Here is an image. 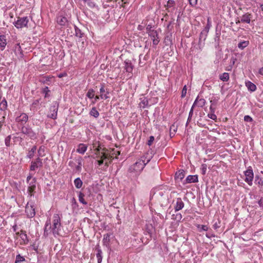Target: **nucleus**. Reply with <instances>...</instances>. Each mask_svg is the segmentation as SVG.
<instances>
[{
	"mask_svg": "<svg viewBox=\"0 0 263 263\" xmlns=\"http://www.w3.org/2000/svg\"><path fill=\"white\" fill-rule=\"evenodd\" d=\"M76 30V35L79 37H82L83 35V33H82L80 29L76 27L75 28Z\"/></svg>",
	"mask_w": 263,
	"mask_h": 263,
	"instance_id": "obj_46",
	"label": "nucleus"
},
{
	"mask_svg": "<svg viewBox=\"0 0 263 263\" xmlns=\"http://www.w3.org/2000/svg\"><path fill=\"white\" fill-rule=\"evenodd\" d=\"M205 104V100L202 98H199V97H197L195 99L192 107H195L196 106L199 107H202L204 106Z\"/></svg>",
	"mask_w": 263,
	"mask_h": 263,
	"instance_id": "obj_13",
	"label": "nucleus"
},
{
	"mask_svg": "<svg viewBox=\"0 0 263 263\" xmlns=\"http://www.w3.org/2000/svg\"><path fill=\"white\" fill-rule=\"evenodd\" d=\"M246 86L247 87L249 91L251 92H254L256 89V85L250 81H247L246 82Z\"/></svg>",
	"mask_w": 263,
	"mask_h": 263,
	"instance_id": "obj_23",
	"label": "nucleus"
},
{
	"mask_svg": "<svg viewBox=\"0 0 263 263\" xmlns=\"http://www.w3.org/2000/svg\"><path fill=\"white\" fill-rule=\"evenodd\" d=\"M155 140L154 137L153 136H150L149 140L147 141V145L149 146H151L152 143H153L154 141Z\"/></svg>",
	"mask_w": 263,
	"mask_h": 263,
	"instance_id": "obj_53",
	"label": "nucleus"
},
{
	"mask_svg": "<svg viewBox=\"0 0 263 263\" xmlns=\"http://www.w3.org/2000/svg\"><path fill=\"white\" fill-rule=\"evenodd\" d=\"M5 117H3L2 120L0 121V132L2 130V126H3L4 123H5Z\"/></svg>",
	"mask_w": 263,
	"mask_h": 263,
	"instance_id": "obj_59",
	"label": "nucleus"
},
{
	"mask_svg": "<svg viewBox=\"0 0 263 263\" xmlns=\"http://www.w3.org/2000/svg\"><path fill=\"white\" fill-rule=\"evenodd\" d=\"M141 102L140 103V105H141V107L144 108L146 107L148 105V101L146 98L144 97L143 98H141Z\"/></svg>",
	"mask_w": 263,
	"mask_h": 263,
	"instance_id": "obj_32",
	"label": "nucleus"
},
{
	"mask_svg": "<svg viewBox=\"0 0 263 263\" xmlns=\"http://www.w3.org/2000/svg\"><path fill=\"white\" fill-rule=\"evenodd\" d=\"M152 25L148 24L146 26V33L148 34V32L151 31H155V30L152 29Z\"/></svg>",
	"mask_w": 263,
	"mask_h": 263,
	"instance_id": "obj_55",
	"label": "nucleus"
},
{
	"mask_svg": "<svg viewBox=\"0 0 263 263\" xmlns=\"http://www.w3.org/2000/svg\"><path fill=\"white\" fill-rule=\"evenodd\" d=\"M74 184L77 189H80L83 185V181L80 178L78 177L74 180Z\"/></svg>",
	"mask_w": 263,
	"mask_h": 263,
	"instance_id": "obj_29",
	"label": "nucleus"
},
{
	"mask_svg": "<svg viewBox=\"0 0 263 263\" xmlns=\"http://www.w3.org/2000/svg\"><path fill=\"white\" fill-rule=\"evenodd\" d=\"M50 91L49 88L48 87H45L43 90V92L45 94V98H47L48 97V92Z\"/></svg>",
	"mask_w": 263,
	"mask_h": 263,
	"instance_id": "obj_51",
	"label": "nucleus"
},
{
	"mask_svg": "<svg viewBox=\"0 0 263 263\" xmlns=\"http://www.w3.org/2000/svg\"><path fill=\"white\" fill-rule=\"evenodd\" d=\"M100 92L101 93L100 95V98L101 99H107L109 98L108 95L109 94V91H107L106 93L104 94L105 92V88L104 85L102 84L101 88H100Z\"/></svg>",
	"mask_w": 263,
	"mask_h": 263,
	"instance_id": "obj_19",
	"label": "nucleus"
},
{
	"mask_svg": "<svg viewBox=\"0 0 263 263\" xmlns=\"http://www.w3.org/2000/svg\"><path fill=\"white\" fill-rule=\"evenodd\" d=\"M111 235V233H107L104 235L103 242V244L105 246L109 245L110 242V237Z\"/></svg>",
	"mask_w": 263,
	"mask_h": 263,
	"instance_id": "obj_28",
	"label": "nucleus"
},
{
	"mask_svg": "<svg viewBox=\"0 0 263 263\" xmlns=\"http://www.w3.org/2000/svg\"><path fill=\"white\" fill-rule=\"evenodd\" d=\"M209 31H208L207 30H205L204 29H203L202 31L200 32V35H199V43L201 44L202 42H204L205 40L206 39L207 35L208 34Z\"/></svg>",
	"mask_w": 263,
	"mask_h": 263,
	"instance_id": "obj_17",
	"label": "nucleus"
},
{
	"mask_svg": "<svg viewBox=\"0 0 263 263\" xmlns=\"http://www.w3.org/2000/svg\"><path fill=\"white\" fill-rule=\"evenodd\" d=\"M7 108V102L5 99L2 101L0 103V109L5 110Z\"/></svg>",
	"mask_w": 263,
	"mask_h": 263,
	"instance_id": "obj_37",
	"label": "nucleus"
},
{
	"mask_svg": "<svg viewBox=\"0 0 263 263\" xmlns=\"http://www.w3.org/2000/svg\"><path fill=\"white\" fill-rule=\"evenodd\" d=\"M25 212L29 218H32L35 215V208L32 203L28 202L26 206Z\"/></svg>",
	"mask_w": 263,
	"mask_h": 263,
	"instance_id": "obj_9",
	"label": "nucleus"
},
{
	"mask_svg": "<svg viewBox=\"0 0 263 263\" xmlns=\"http://www.w3.org/2000/svg\"><path fill=\"white\" fill-rule=\"evenodd\" d=\"M7 43L6 36L5 35H0V47L2 51L4 50Z\"/></svg>",
	"mask_w": 263,
	"mask_h": 263,
	"instance_id": "obj_16",
	"label": "nucleus"
},
{
	"mask_svg": "<svg viewBox=\"0 0 263 263\" xmlns=\"http://www.w3.org/2000/svg\"><path fill=\"white\" fill-rule=\"evenodd\" d=\"M71 203H72V206H73L74 208L78 206V203H77L76 200L74 198H73L72 199Z\"/></svg>",
	"mask_w": 263,
	"mask_h": 263,
	"instance_id": "obj_57",
	"label": "nucleus"
},
{
	"mask_svg": "<svg viewBox=\"0 0 263 263\" xmlns=\"http://www.w3.org/2000/svg\"><path fill=\"white\" fill-rule=\"evenodd\" d=\"M245 176V181L249 185H252L253 179L254 178V173L251 166L248 167V169L244 172Z\"/></svg>",
	"mask_w": 263,
	"mask_h": 263,
	"instance_id": "obj_4",
	"label": "nucleus"
},
{
	"mask_svg": "<svg viewBox=\"0 0 263 263\" xmlns=\"http://www.w3.org/2000/svg\"><path fill=\"white\" fill-rule=\"evenodd\" d=\"M98 142L97 141H94L92 143L93 148H96L97 149V151H99V149L98 148L99 146L98 145Z\"/></svg>",
	"mask_w": 263,
	"mask_h": 263,
	"instance_id": "obj_56",
	"label": "nucleus"
},
{
	"mask_svg": "<svg viewBox=\"0 0 263 263\" xmlns=\"http://www.w3.org/2000/svg\"><path fill=\"white\" fill-rule=\"evenodd\" d=\"M20 236L21 238L24 240L27 239V235L24 233H21Z\"/></svg>",
	"mask_w": 263,
	"mask_h": 263,
	"instance_id": "obj_62",
	"label": "nucleus"
},
{
	"mask_svg": "<svg viewBox=\"0 0 263 263\" xmlns=\"http://www.w3.org/2000/svg\"><path fill=\"white\" fill-rule=\"evenodd\" d=\"M244 120L248 122H252L253 121L252 118L249 115H246L244 117Z\"/></svg>",
	"mask_w": 263,
	"mask_h": 263,
	"instance_id": "obj_50",
	"label": "nucleus"
},
{
	"mask_svg": "<svg viewBox=\"0 0 263 263\" xmlns=\"http://www.w3.org/2000/svg\"><path fill=\"white\" fill-rule=\"evenodd\" d=\"M57 22L59 25L61 26H65L67 23L68 21L66 17L60 15L57 17Z\"/></svg>",
	"mask_w": 263,
	"mask_h": 263,
	"instance_id": "obj_18",
	"label": "nucleus"
},
{
	"mask_svg": "<svg viewBox=\"0 0 263 263\" xmlns=\"http://www.w3.org/2000/svg\"><path fill=\"white\" fill-rule=\"evenodd\" d=\"M25 259L23 256H22L20 254H18L16 256L15 263H19L25 261Z\"/></svg>",
	"mask_w": 263,
	"mask_h": 263,
	"instance_id": "obj_41",
	"label": "nucleus"
},
{
	"mask_svg": "<svg viewBox=\"0 0 263 263\" xmlns=\"http://www.w3.org/2000/svg\"><path fill=\"white\" fill-rule=\"evenodd\" d=\"M208 117L213 120H215L217 119V117L214 114V112H211L210 113L208 114Z\"/></svg>",
	"mask_w": 263,
	"mask_h": 263,
	"instance_id": "obj_48",
	"label": "nucleus"
},
{
	"mask_svg": "<svg viewBox=\"0 0 263 263\" xmlns=\"http://www.w3.org/2000/svg\"><path fill=\"white\" fill-rule=\"evenodd\" d=\"M58 108L59 103L57 101L52 102L49 107V110L47 115V117L52 119H56L57 118Z\"/></svg>",
	"mask_w": 263,
	"mask_h": 263,
	"instance_id": "obj_3",
	"label": "nucleus"
},
{
	"mask_svg": "<svg viewBox=\"0 0 263 263\" xmlns=\"http://www.w3.org/2000/svg\"><path fill=\"white\" fill-rule=\"evenodd\" d=\"M124 67L125 69L126 70V71L129 73H132L133 69V66L131 63V62L129 61H125L124 62Z\"/></svg>",
	"mask_w": 263,
	"mask_h": 263,
	"instance_id": "obj_26",
	"label": "nucleus"
},
{
	"mask_svg": "<svg viewBox=\"0 0 263 263\" xmlns=\"http://www.w3.org/2000/svg\"><path fill=\"white\" fill-rule=\"evenodd\" d=\"M190 4L193 6L196 5L197 0H189Z\"/></svg>",
	"mask_w": 263,
	"mask_h": 263,
	"instance_id": "obj_60",
	"label": "nucleus"
},
{
	"mask_svg": "<svg viewBox=\"0 0 263 263\" xmlns=\"http://www.w3.org/2000/svg\"><path fill=\"white\" fill-rule=\"evenodd\" d=\"M11 137L10 135L7 136L5 139V145L7 146V147H9L10 146V141H11Z\"/></svg>",
	"mask_w": 263,
	"mask_h": 263,
	"instance_id": "obj_45",
	"label": "nucleus"
},
{
	"mask_svg": "<svg viewBox=\"0 0 263 263\" xmlns=\"http://www.w3.org/2000/svg\"><path fill=\"white\" fill-rule=\"evenodd\" d=\"M83 1L91 8L96 7V3L91 0H83Z\"/></svg>",
	"mask_w": 263,
	"mask_h": 263,
	"instance_id": "obj_38",
	"label": "nucleus"
},
{
	"mask_svg": "<svg viewBox=\"0 0 263 263\" xmlns=\"http://www.w3.org/2000/svg\"><path fill=\"white\" fill-rule=\"evenodd\" d=\"M62 215L57 213H54L51 220L48 218L45 223L44 235L47 237L50 233L52 232L55 237L60 234V231L61 230Z\"/></svg>",
	"mask_w": 263,
	"mask_h": 263,
	"instance_id": "obj_1",
	"label": "nucleus"
},
{
	"mask_svg": "<svg viewBox=\"0 0 263 263\" xmlns=\"http://www.w3.org/2000/svg\"><path fill=\"white\" fill-rule=\"evenodd\" d=\"M14 50L16 53H22V49L20 43H17L15 45Z\"/></svg>",
	"mask_w": 263,
	"mask_h": 263,
	"instance_id": "obj_42",
	"label": "nucleus"
},
{
	"mask_svg": "<svg viewBox=\"0 0 263 263\" xmlns=\"http://www.w3.org/2000/svg\"><path fill=\"white\" fill-rule=\"evenodd\" d=\"M197 228L199 232L207 231L209 229V227L206 225L197 224Z\"/></svg>",
	"mask_w": 263,
	"mask_h": 263,
	"instance_id": "obj_39",
	"label": "nucleus"
},
{
	"mask_svg": "<svg viewBox=\"0 0 263 263\" xmlns=\"http://www.w3.org/2000/svg\"><path fill=\"white\" fill-rule=\"evenodd\" d=\"M229 78V74L227 72H224L219 76V79L223 82H227Z\"/></svg>",
	"mask_w": 263,
	"mask_h": 263,
	"instance_id": "obj_33",
	"label": "nucleus"
},
{
	"mask_svg": "<svg viewBox=\"0 0 263 263\" xmlns=\"http://www.w3.org/2000/svg\"><path fill=\"white\" fill-rule=\"evenodd\" d=\"M193 109H194V107H193L192 106V107L190 109V111L189 112V117H188V119H187V123L190 122L191 120L192 117L193 115Z\"/></svg>",
	"mask_w": 263,
	"mask_h": 263,
	"instance_id": "obj_47",
	"label": "nucleus"
},
{
	"mask_svg": "<svg viewBox=\"0 0 263 263\" xmlns=\"http://www.w3.org/2000/svg\"><path fill=\"white\" fill-rule=\"evenodd\" d=\"M201 170L202 174L205 175L207 170V165L205 163L202 164L201 166Z\"/></svg>",
	"mask_w": 263,
	"mask_h": 263,
	"instance_id": "obj_44",
	"label": "nucleus"
},
{
	"mask_svg": "<svg viewBox=\"0 0 263 263\" xmlns=\"http://www.w3.org/2000/svg\"><path fill=\"white\" fill-rule=\"evenodd\" d=\"M258 203L260 207H263V198H261L258 201Z\"/></svg>",
	"mask_w": 263,
	"mask_h": 263,
	"instance_id": "obj_64",
	"label": "nucleus"
},
{
	"mask_svg": "<svg viewBox=\"0 0 263 263\" xmlns=\"http://www.w3.org/2000/svg\"><path fill=\"white\" fill-rule=\"evenodd\" d=\"M43 166L42 160L40 158H36L34 161L31 162L30 166V170L31 171H35L38 168H40Z\"/></svg>",
	"mask_w": 263,
	"mask_h": 263,
	"instance_id": "obj_8",
	"label": "nucleus"
},
{
	"mask_svg": "<svg viewBox=\"0 0 263 263\" xmlns=\"http://www.w3.org/2000/svg\"><path fill=\"white\" fill-rule=\"evenodd\" d=\"M182 218V215L181 214L178 213L176 215L175 219H176L178 221H180Z\"/></svg>",
	"mask_w": 263,
	"mask_h": 263,
	"instance_id": "obj_61",
	"label": "nucleus"
},
{
	"mask_svg": "<svg viewBox=\"0 0 263 263\" xmlns=\"http://www.w3.org/2000/svg\"><path fill=\"white\" fill-rule=\"evenodd\" d=\"M165 192L164 191H160L158 193V195L160 196L161 197H162L163 195L165 194Z\"/></svg>",
	"mask_w": 263,
	"mask_h": 263,
	"instance_id": "obj_63",
	"label": "nucleus"
},
{
	"mask_svg": "<svg viewBox=\"0 0 263 263\" xmlns=\"http://www.w3.org/2000/svg\"><path fill=\"white\" fill-rule=\"evenodd\" d=\"M76 170L78 171H80L82 168V161L81 160H79L78 164L76 166Z\"/></svg>",
	"mask_w": 263,
	"mask_h": 263,
	"instance_id": "obj_54",
	"label": "nucleus"
},
{
	"mask_svg": "<svg viewBox=\"0 0 263 263\" xmlns=\"http://www.w3.org/2000/svg\"><path fill=\"white\" fill-rule=\"evenodd\" d=\"M21 132L23 134L27 135L31 139L34 140L36 138V134L29 126H23L22 127Z\"/></svg>",
	"mask_w": 263,
	"mask_h": 263,
	"instance_id": "obj_5",
	"label": "nucleus"
},
{
	"mask_svg": "<svg viewBox=\"0 0 263 263\" xmlns=\"http://www.w3.org/2000/svg\"><path fill=\"white\" fill-rule=\"evenodd\" d=\"M184 206V202L182 200L181 198H177L176 199V202L174 206V209L176 212L179 211L182 209Z\"/></svg>",
	"mask_w": 263,
	"mask_h": 263,
	"instance_id": "obj_14",
	"label": "nucleus"
},
{
	"mask_svg": "<svg viewBox=\"0 0 263 263\" xmlns=\"http://www.w3.org/2000/svg\"><path fill=\"white\" fill-rule=\"evenodd\" d=\"M89 114L90 116L94 117L95 118H97L99 116V112L97 110L96 107H92L90 111Z\"/></svg>",
	"mask_w": 263,
	"mask_h": 263,
	"instance_id": "obj_35",
	"label": "nucleus"
},
{
	"mask_svg": "<svg viewBox=\"0 0 263 263\" xmlns=\"http://www.w3.org/2000/svg\"><path fill=\"white\" fill-rule=\"evenodd\" d=\"M37 147L36 145H34L28 151L26 157L29 159H31L33 157L36 151Z\"/></svg>",
	"mask_w": 263,
	"mask_h": 263,
	"instance_id": "obj_22",
	"label": "nucleus"
},
{
	"mask_svg": "<svg viewBox=\"0 0 263 263\" xmlns=\"http://www.w3.org/2000/svg\"><path fill=\"white\" fill-rule=\"evenodd\" d=\"M28 120V115L25 113L21 114L18 117L15 119L17 122L20 123L22 124L26 123Z\"/></svg>",
	"mask_w": 263,
	"mask_h": 263,
	"instance_id": "obj_11",
	"label": "nucleus"
},
{
	"mask_svg": "<svg viewBox=\"0 0 263 263\" xmlns=\"http://www.w3.org/2000/svg\"><path fill=\"white\" fill-rule=\"evenodd\" d=\"M177 130V127L174 125H172L170 127V131H171V135L172 134H175V133Z\"/></svg>",
	"mask_w": 263,
	"mask_h": 263,
	"instance_id": "obj_52",
	"label": "nucleus"
},
{
	"mask_svg": "<svg viewBox=\"0 0 263 263\" xmlns=\"http://www.w3.org/2000/svg\"><path fill=\"white\" fill-rule=\"evenodd\" d=\"M255 183L260 188V191L263 192V179L258 176L255 177Z\"/></svg>",
	"mask_w": 263,
	"mask_h": 263,
	"instance_id": "obj_25",
	"label": "nucleus"
},
{
	"mask_svg": "<svg viewBox=\"0 0 263 263\" xmlns=\"http://www.w3.org/2000/svg\"><path fill=\"white\" fill-rule=\"evenodd\" d=\"M249 44V42L248 41H240L237 45V47L243 50L245 48L247 47Z\"/></svg>",
	"mask_w": 263,
	"mask_h": 263,
	"instance_id": "obj_30",
	"label": "nucleus"
},
{
	"mask_svg": "<svg viewBox=\"0 0 263 263\" xmlns=\"http://www.w3.org/2000/svg\"><path fill=\"white\" fill-rule=\"evenodd\" d=\"M107 158H106V156L105 155H103L102 156H101V159L100 160H97L96 162V165L99 167L100 166H101V165H102L104 163V160L105 159H106Z\"/></svg>",
	"mask_w": 263,
	"mask_h": 263,
	"instance_id": "obj_36",
	"label": "nucleus"
},
{
	"mask_svg": "<svg viewBox=\"0 0 263 263\" xmlns=\"http://www.w3.org/2000/svg\"><path fill=\"white\" fill-rule=\"evenodd\" d=\"M186 92H187V87H186V86L185 85L182 90V92H181V98H184L186 95Z\"/></svg>",
	"mask_w": 263,
	"mask_h": 263,
	"instance_id": "obj_49",
	"label": "nucleus"
},
{
	"mask_svg": "<svg viewBox=\"0 0 263 263\" xmlns=\"http://www.w3.org/2000/svg\"><path fill=\"white\" fill-rule=\"evenodd\" d=\"M175 1L173 0H168L167 2V4L165 5L166 9L168 12L173 11L175 10Z\"/></svg>",
	"mask_w": 263,
	"mask_h": 263,
	"instance_id": "obj_20",
	"label": "nucleus"
},
{
	"mask_svg": "<svg viewBox=\"0 0 263 263\" xmlns=\"http://www.w3.org/2000/svg\"><path fill=\"white\" fill-rule=\"evenodd\" d=\"M87 146L83 143H80L78 146L77 152L81 154H84L87 151Z\"/></svg>",
	"mask_w": 263,
	"mask_h": 263,
	"instance_id": "obj_21",
	"label": "nucleus"
},
{
	"mask_svg": "<svg viewBox=\"0 0 263 263\" xmlns=\"http://www.w3.org/2000/svg\"><path fill=\"white\" fill-rule=\"evenodd\" d=\"M252 17V14L249 13H245L240 17V21L242 23L250 24Z\"/></svg>",
	"mask_w": 263,
	"mask_h": 263,
	"instance_id": "obj_12",
	"label": "nucleus"
},
{
	"mask_svg": "<svg viewBox=\"0 0 263 263\" xmlns=\"http://www.w3.org/2000/svg\"><path fill=\"white\" fill-rule=\"evenodd\" d=\"M29 22V18L28 17H22L18 18V19L14 22L13 24L15 27L18 29L26 27Z\"/></svg>",
	"mask_w": 263,
	"mask_h": 263,
	"instance_id": "obj_6",
	"label": "nucleus"
},
{
	"mask_svg": "<svg viewBox=\"0 0 263 263\" xmlns=\"http://www.w3.org/2000/svg\"><path fill=\"white\" fill-rule=\"evenodd\" d=\"M96 257L97 258L98 263H101L102 260V252L100 248L97 249Z\"/></svg>",
	"mask_w": 263,
	"mask_h": 263,
	"instance_id": "obj_34",
	"label": "nucleus"
},
{
	"mask_svg": "<svg viewBox=\"0 0 263 263\" xmlns=\"http://www.w3.org/2000/svg\"><path fill=\"white\" fill-rule=\"evenodd\" d=\"M39 103V100H34L31 105V107L33 108L35 107L36 105H37Z\"/></svg>",
	"mask_w": 263,
	"mask_h": 263,
	"instance_id": "obj_58",
	"label": "nucleus"
},
{
	"mask_svg": "<svg viewBox=\"0 0 263 263\" xmlns=\"http://www.w3.org/2000/svg\"><path fill=\"white\" fill-rule=\"evenodd\" d=\"M86 96L89 99H92L95 97V91L93 89H89L87 93Z\"/></svg>",
	"mask_w": 263,
	"mask_h": 263,
	"instance_id": "obj_40",
	"label": "nucleus"
},
{
	"mask_svg": "<svg viewBox=\"0 0 263 263\" xmlns=\"http://www.w3.org/2000/svg\"><path fill=\"white\" fill-rule=\"evenodd\" d=\"M145 156L141 157L135 163L129 167L128 172L132 174L133 176L137 177L140 174L146 164L149 161V159L146 161H145Z\"/></svg>",
	"mask_w": 263,
	"mask_h": 263,
	"instance_id": "obj_2",
	"label": "nucleus"
},
{
	"mask_svg": "<svg viewBox=\"0 0 263 263\" xmlns=\"http://www.w3.org/2000/svg\"><path fill=\"white\" fill-rule=\"evenodd\" d=\"M198 181V176L195 175H189L187 176L186 179L183 181V183L184 184L191 183H196Z\"/></svg>",
	"mask_w": 263,
	"mask_h": 263,
	"instance_id": "obj_10",
	"label": "nucleus"
},
{
	"mask_svg": "<svg viewBox=\"0 0 263 263\" xmlns=\"http://www.w3.org/2000/svg\"><path fill=\"white\" fill-rule=\"evenodd\" d=\"M35 179L33 178L31 181H29L28 184L29 186L28 187V192L30 196H32L33 195V192L35 189Z\"/></svg>",
	"mask_w": 263,
	"mask_h": 263,
	"instance_id": "obj_15",
	"label": "nucleus"
},
{
	"mask_svg": "<svg viewBox=\"0 0 263 263\" xmlns=\"http://www.w3.org/2000/svg\"><path fill=\"white\" fill-rule=\"evenodd\" d=\"M211 26H212V25H211V22L210 21V18L208 17V20H207V24L203 29L207 30L208 31H209V30H210V28L211 27Z\"/></svg>",
	"mask_w": 263,
	"mask_h": 263,
	"instance_id": "obj_43",
	"label": "nucleus"
},
{
	"mask_svg": "<svg viewBox=\"0 0 263 263\" xmlns=\"http://www.w3.org/2000/svg\"><path fill=\"white\" fill-rule=\"evenodd\" d=\"M84 196H85V195L82 192H79V194H78V198H79V202H81V203H82L83 204L87 205V202L85 200Z\"/></svg>",
	"mask_w": 263,
	"mask_h": 263,
	"instance_id": "obj_31",
	"label": "nucleus"
},
{
	"mask_svg": "<svg viewBox=\"0 0 263 263\" xmlns=\"http://www.w3.org/2000/svg\"><path fill=\"white\" fill-rule=\"evenodd\" d=\"M148 35L153 41V46L156 47L160 42L158 31L157 30L149 31L148 32Z\"/></svg>",
	"mask_w": 263,
	"mask_h": 263,
	"instance_id": "obj_7",
	"label": "nucleus"
},
{
	"mask_svg": "<svg viewBox=\"0 0 263 263\" xmlns=\"http://www.w3.org/2000/svg\"><path fill=\"white\" fill-rule=\"evenodd\" d=\"M184 171L183 170H180L176 172L175 174V179L181 181L184 177Z\"/></svg>",
	"mask_w": 263,
	"mask_h": 263,
	"instance_id": "obj_24",
	"label": "nucleus"
},
{
	"mask_svg": "<svg viewBox=\"0 0 263 263\" xmlns=\"http://www.w3.org/2000/svg\"><path fill=\"white\" fill-rule=\"evenodd\" d=\"M45 146L41 145V146H40L39 148L37 150V158H41V157H44L45 155Z\"/></svg>",
	"mask_w": 263,
	"mask_h": 263,
	"instance_id": "obj_27",
	"label": "nucleus"
}]
</instances>
